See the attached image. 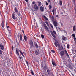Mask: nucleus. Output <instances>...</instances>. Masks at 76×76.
<instances>
[{
  "instance_id": "41",
  "label": "nucleus",
  "mask_w": 76,
  "mask_h": 76,
  "mask_svg": "<svg viewBox=\"0 0 76 76\" xmlns=\"http://www.w3.org/2000/svg\"><path fill=\"white\" fill-rule=\"evenodd\" d=\"M57 43L58 44V47H60V44H59V43L58 42H57Z\"/></svg>"
},
{
  "instance_id": "3",
  "label": "nucleus",
  "mask_w": 76,
  "mask_h": 76,
  "mask_svg": "<svg viewBox=\"0 0 76 76\" xmlns=\"http://www.w3.org/2000/svg\"><path fill=\"white\" fill-rule=\"evenodd\" d=\"M6 27L9 33L10 34V33H11V31H12V28H11L10 27L8 26H7Z\"/></svg>"
},
{
  "instance_id": "9",
  "label": "nucleus",
  "mask_w": 76,
  "mask_h": 76,
  "mask_svg": "<svg viewBox=\"0 0 76 76\" xmlns=\"http://www.w3.org/2000/svg\"><path fill=\"white\" fill-rule=\"evenodd\" d=\"M50 33L53 38H55V39H57V37H56V35H54V34L53 33V32L52 31H50Z\"/></svg>"
},
{
  "instance_id": "13",
  "label": "nucleus",
  "mask_w": 76,
  "mask_h": 76,
  "mask_svg": "<svg viewBox=\"0 0 76 76\" xmlns=\"http://www.w3.org/2000/svg\"><path fill=\"white\" fill-rule=\"evenodd\" d=\"M52 62L53 65V66H57L56 64V62L55 61H54V60H53V59H52Z\"/></svg>"
},
{
  "instance_id": "28",
  "label": "nucleus",
  "mask_w": 76,
  "mask_h": 76,
  "mask_svg": "<svg viewBox=\"0 0 76 76\" xmlns=\"http://www.w3.org/2000/svg\"><path fill=\"white\" fill-rule=\"evenodd\" d=\"M51 20L52 22L54 21V16H52Z\"/></svg>"
},
{
  "instance_id": "26",
  "label": "nucleus",
  "mask_w": 76,
  "mask_h": 76,
  "mask_svg": "<svg viewBox=\"0 0 76 76\" xmlns=\"http://www.w3.org/2000/svg\"><path fill=\"white\" fill-rule=\"evenodd\" d=\"M42 17H43L45 19V20H48V18H47L46 16H45V15H43Z\"/></svg>"
},
{
  "instance_id": "48",
  "label": "nucleus",
  "mask_w": 76,
  "mask_h": 76,
  "mask_svg": "<svg viewBox=\"0 0 76 76\" xmlns=\"http://www.w3.org/2000/svg\"><path fill=\"white\" fill-rule=\"evenodd\" d=\"M53 32L55 34H56V31H53Z\"/></svg>"
},
{
  "instance_id": "54",
  "label": "nucleus",
  "mask_w": 76,
  "mask_h": 76,
  "mask_svg": "<svg viewBox=\"0 0 76 76\" xmlns=\"http://www.w3.org/2000/svg\"><path fill=\"white\" fill-rule=\"evenodd\" d=\"M58 16H59L58 15H57L56 16V17H57V18H58Z\"/></svg>"
},
{
  "instance_id": "62",
  "label": "nucleus",
  "mask_w": 76,
  "mask_h": 76,
  "mask_svg": "<svg viewBox=\"0 0 76 76\" xmlns=\"http://www.w3.org/2000/svg\"><path fill=\"white\" fill-rule=\"evenodd\" d=\"M68 61H69V63H70V60H68Z\"/></svg>"
},
{
  "instance_id": "6",
  "label": "nucleus",
  "mask_w": 76,
  "mask_h": 76,
  "mask_svg": "<svg viewBox=\"0 0 76 76\" xmlns=\"http://www.w3.org/2000/svg\"><path fill=\"white\" fill-rule=\"evenodd\" d=\"M33 9H35V10H36V11H38L39 8L38 6H37L36 4H35L34 5V7H33Z\"/></svg>"
},
{
  "instance_id": "25",
  "label": "nucleus",
  "mask_w": 76,
  "mask_h": 76,
  "mask_svg": "<svg viewBox=\"0 0 76 76\" xmlns=\"http://www.w3.org/2000/svg\"><path fill=\"white\" fill-rule=\"evenodd\" d=\"M19 51H20V53L22 55V56L23 57H25V56H24V55H23V53H22V52L21 50H19Z\"/></svg>"
},
{
  "instance_id": "52",
  "label": "nucleus",
  "mask_w": 76,
  "mask_h": 76,
  "mask_svg": "<svg viewBox=\"0 0 76 76\" xmlns=\"http://www.w3.org/2000/svg\"><path fill=\"white\" fill-rule=\"evenodd\" d=\"M49 4H48V2H46V5H48Z\"/></svg>"
},
{
  "instance_id": "29",
  "label": "nucleus",
  "mask_w": 76,
  "mask_h": 76,
  "mask_svg": "<svg viewBox=\"0 0 76 76\" xmlns=\"http://www.w3.org/2000/svg\"><path fill=\"white\" fill-rule=\"evenodd\" d=\"M66 37L63 36L62 38L63 40V41H65L66 40Z\"/></svg>"
},
{
  "instance_id": "35",
  "label": "nucleus",
  "mask_w": 76,
  "mask_h": 76,
  "mask_svg": "<svg viewBox=\"0 0 76 76\" xmlns=\"http://www.w3.org/2000/svg\"><path fill=\"white\" fill-rule=\"evenodd\" d=\"M31 73L32 74V75H34V73L33 72V71H32V70H31Z\"/></svg>"
},
{
  "instance_id": "39",
  "label": "nucleus",
  "mask_w": 76,
  "mask_h": 76,
  "mask_svg": "<svg viewBox=\"0 0 76 76\" xmlns=\"http://www.w3.org/2000/svg\"><path fill=\"white\" fill-rule=\"evenodd\" d=\"M35 1H33L32 3V4L31 5V6L32 7H33V5L32 4H35Z\"/></svg>"
},
{
  "instance_id": "30",
  "label": "nucleus",
  "mask_w": 76,
  "mask_h": 76,
  "mask_svg": "<svg viewBox=\"0 0 76 76\" xmlns=\"http://www.w3.org/2000/svg\"><path fill=\"white\" fill-rule=\"evenodd\" d=\"M1 26L2 27H4V21L3 20L2 21V23H1Z\"/></svg>"
},
{
  "instance_id": "57",
  "label": "nucleus",
  "mask_w": 76,
  "mask_h": 76,
  "mask_svg": "<svg viewBox=\"0 0 76 76\" xmlns=\"http://www.w3.org/2000/svg\"><path fill=\"white\" fill-rule=\"evenodd\" d=\"M18 39H19V34H18Z\"/></svg>"
},
{
  "instance_id": "42",
  "label": "nucleus",
  "mask_w": 76,
  "mask_h": 76,
  "mask_svg": "<svg viewBox=\"0 0 76 76\" xmlns=\"http://www.w3.org/2000/svg\"><path fill=\"white\" fill-rule=\"evenodd\" d=\"M41 37L42 38H44V35L41 34Z\"/></svg>"
},
{
  "instance_id": "23",
  "label": "nucleus",
  "mask_w": 76,
  "mask_h": 76,
  "mask_svg": "<svg viewBox=\"0 0 76 76\" xmlns=\"http://www.w3.org/2000/svg\"><path fill=\"white\" fill-rule=\"evenodd\" d=\"M14 11H15V12H18V8H17V7H15L14 8Z\"/></svg>"
},
{
  "instance_id": "34",
  "label": "nucleus",
  "mask_w": 76,
  "mask_h": 76,
  "mask_svg": "<svg viewBox=\"0 0 76 76\" xmlns=\"http://www.w3.org/2000/svg\"><path fill=\"white\" fill-rule=\"evenodd\" d=\"M67 47L68 49H69L70 48V45L69 44H68L67 45Z\"/></svg>"
},
{
  "instance_id": "45",
  "label": "nucleus",
  "mask_w": 76,
  "mask_h": 76,
  "mask_svg": "<svg viewBox=\"0 0 76 76\" xmlns=\"http://www.w3.org/2000/svg\"><path fill=\"white\" fill-rule=\"evenodd\" d=\"M51 51L53 53H55V51H54V50H51Z\"/></svg>"
},
{
  "instance_id": "47",
  "label": "nucleus",
  "mask_w": 76,
  "mask_h": 76,
  "mask_svg": "<svg viewBox=\"0 0 76 76\" xmlns=\"http://www.w3.org/2000/svg\"><path fill=\"white\" fill-rule=\"evenodd\" d=\"M50 24V25L52 28H53V25H52V24Z\"/></svg>"
},
{
  "instance_id": "49",
  "label": "nucleus",
  "mask_w": 76,
  "mask_h": 76,
  "mask_svg": "<svg viewBox=\"0 0 76 76\" xmlns=\"http://www.w3.org/2000/svg\"><path fill=\"white\" fill-rule=\"evenodd\" d=\"M13 48H14L13 47V46H12L11 47V49L12 50H13Z\"/></svg>"
},
{
  "instance_id": "63",
  "label": "nucleus",
  "mask_w": 76,
  "mask_h": 76,
  "mask_svg": "<svg viewBox=\"0 0 76 76\" xmlns=\"http://www.w3.org/2000/svg\"><path fill=\"white\" fill-rule=\"evenodd\" d=\"M38 52L39 53V50H38Z\"/></svg>"
},
{
  "instance_id": "53",
  "label": "nucleus",
  "mask_w": 76,
  "mask_h": 76,
  "mask_svg": "<svg viewBox=\"0 0 76 76\" xmlns=\"http://www.w3.org/2000/svg\"><path fill=\"white\" fill-rule=\"evenodd\" d=\"M47 1L49 3H50V0H48Z\"/></svg>"
},
{
  "instance_id": "21",
  "label": "nucleus",
  "mask_w": 76,
  "mask_h": 76,
  "mask_svg": "<svg viewBox=\"0 0 76 76\" xmlns=\"http://www.w3.org/2000/svg\"><path fill=\"white\" fill-rule=\"evenodd\" d=\"M73 32H75L76 31V26H73Z\"/></svg>"
},
{
  "instance_id": "7",
  "label": "nucleus",
  "mask_w": 76,
  "mask_h": 76,
  "mask_svg": "<svg viewBox=\"0 0 76 76\" xmlns=\"http://www.w3.org/2000/svg\"><path fill=\"white\" fill-rule=\"evenodd\" d=\"M72 64H73L71 62H70L69 63L68 66L69 69H73V66H72Z\"/></svg>"
},
{
  "instance_id": "4",
  "label": "nucleus",
  "mask_w": 76,
  "mask_h": 76,
  "mask_svg": "<svg viewBox=\"0 0 76 76\" xmlns=\"http://www.w3.org/2000/svg\"><path fill=\"white\" fill-rule=\"evenodd\" d=\"M43 24V26L45 29H46V31H49V30H48V27H47V25H46L45 23V22H44Z\"/></svg>"
},
{
  "instance_id": "20",
  "label": "nucleus",
  "mask_w": 76,
  "mask_h": 76,
  "mask_svg": "<svg viewBox=\"0 0 76 76\" xmlns=\"http://www.w3.org/2000/svg\"><path fill=\"white\" fill-rule=\"evenodd\" d=\"M24 35V40L25 41H27L28 40V38H27V37H26L25 35Z\"/></svg>"
},
{
  "instance_id": "8",
  "label": "nucleus",
  "mask_w": 76,
  "mask_h": 76,
  "mask_svg": "<svg viewBox=\"0 0 76 76\" xmlns=\"http://www.w3.org/2000/svg\"><path fill=\"white\" fill-rule=\"evenodd\" d=\"M53 23L54 25V26H55V27H57V25H58V23H57V22L55 21H53Z\"/></svg>"
},
{
  "instance_id": "46",
  "label": "nucleus",
  "mask_w": 76,
  "mask_h": 76,
  "mask_svg": "<svg viewBox=\"0 0 76 76\" xmlns=\"http://www.w3.org/2000/svg\"><path fill=\"white\" fill-rule=\"evenodd\" d=\"M3 53L2 51L1 50H0V54H1Z\"/></svg>"
},
{
  "instance_id": "37",
  "label": "nucleus",
  "mask_w": 76,
  "mask_h": 76,
  "mask_svg": "<svg viewBox=\"0 0 76 76\" xmlns=\"http://www.w3.org/2000/svg\"><path fill=\"white\" fill-rule=\"evenodd\" d=\"M38 3H39V4L38 5V6H41V2H38Z\"/></svg>"
},
{
  "instance_id": "59",
  "label": "nucleus",
  "mask_w": 76,
  "mask_h": 76,
  "mask_svg": "<svg viewBox=\"0 0 76 76\" xmlns=\"http://www.w3.org/2000/svg\"><path fill=\"white\" fill-rule=\"evenodd\" d=\"M53 39H54V40H55V41H57V40H56V39H55L54 38H53Z\"/></svg>"
},
{
  "instance_id": "64",
  "label": "nucleus",
  "mask_w": 76,
  "mask_h": 76,
  "mask_svg": "<svg viewBox=\"0 0 76 76\" xmlns=\"http://www.w3.org/2000/svg\"><path fill=\"white\" fill-rule=\"evenodd\" d=\"M23 53H24V54H25V52H23Z\"/></svg>"
},
{
  "instance_id": "14",
  "label": "nucleus",
  "mask_w": 76,
  "mask_h": 76,
  "mask_svg": "<svg viewBox=\"0 0 76 76\" xmlns=\"http://www.w3.org/2000/svg\"><path fill=\"white\" fill-rule=\"evenodd\" d=\"M12 18L13 19H14V20H15V19H16V17L15 15V13H13L12 14Z\"/></svg>"
},
{
  "instance_id": "12",
  "label": "nucleus",
  "mask_w": 76,
  "mask_h": 76,
  "mask_svg": "<svg viewBox=\"0 0 76 76\" xmlns=\"http://www.w3.org/2000/svg\"><path fill=\"white\" fill-rule=\"evenodd\" d=\"M60 53V55L61 56H64V54H65V53H64V51H61Z\"/></svg>"
},
{
  "instance_id": "43",
  "label": "nucleus",
  "mask_w": 76,
  "mask_h": 76,
  "mask_svg": "<svg viewBox=\"0 0 76 76\" xmlns=\"http://www.w3.org/2000/svg\"><path fill=\"white\" fill-rule=\"evenodd\" d=\"M72 37H73V38H75V37H76V36H75V34H73Z\"/></svg>"
},
{
  "instance_id": "17",
  "label": "nucleus",
  "mask_w": 76,
  "mask_h": 76,
  "mask_svg": "<svg viewBox=\"0 0 76 76\" xmlns=\"http://www.w3.org/2000/svg\"><path fill=\"white\" fill-rule=\"evenodd\" d=\"M40 10L41 12H44V6L43 7L42 6H40Z\"/></svg>"
},
{
  "instance_id": "36",
  "label": "nucleus",
  "mask_w": 76,
  "mask_h": 76,
  "mask_svg": "<svg viewBox=\"0 0 76 76\" xmlns=\"http://www.w3.org/2000/svg\"><path fill=\"white\" fill-rule=\"evenodd\" d=\"M54 44L56 47H57V46H58V44H57V42H55Z\"/></svg>"
},
{
  "instance_id": "58",
  "label": "nucleus",
  "mask_w": 76,
  "mask_h": 76,
  "mask_svg": "<svg viewBox=\"0 0 76 76\" xmlns=\"http://www.w3.org/2000/svg\"><path fill=\"white\" fill-rule=\"evenodd\" d=\"M72 0L74 3H75V0Z\"/></svg>"
},
{
  "instance_id": "24",
  "label": "nucleus",
  "mask_w": 76,
  "mask_h": 76,
  "mask_svg": "<svg viewBox=\"0 0 76 76\" xmlns=\"http://www.w3.org/2000/svg\"><path fill=\"white\" fill-rule=\"evenodd\" d=\"M47 72L48 74V75H50L51 72H50V71L49 69H48L47 70Z\"/></svg>"
},
{
  "instance_id": "19",
  "label": "nucleus",
  "mask_w": 76,
  "mask_h": 76,
  "mask_svg": "<svg viewBox=\"0 0 76 76\" xmlns=\"http://www.w3.org/2000/svg\"><path fill=\"white\" fill-rule=\"evenodd\" d=\"M15 14L16 15H17L18 16H20V12H18V11H17V12H15Z\"/></svg>"
},
{
  "instance_id": "60",
  "label": "nucleus",
  "mask_w": 76,
  "mask_h": 76,
  "mask_svg": "<svg viewBox=\"0 0 76 76\" xmlns=\"http://www.w3.org/2000/svg\"><path fill=\"white\" fill-rule=\"evenodd\" d=\"M25 1L26 2H28V0H25Z\"/></svg>"
},
{
  "instance_id": "5",
  "label": "nucleus",
  "mask_w": 76,
  "mask_h": 76,
  "mask_svg": "<svg viewBox=\"0 0 76 76\" xmlns=\"http://www.w3.org/2000/svg\"><path fill=\"white\" fill-rule=\"evenodd\" d=\"M42 67L43 69V70H44V71H45V72H46L47 70L48 69V68L47 66L46 65L45 66H42Z\"/></svg>"
},
{
  "instance_id": "51",
  "label": "nucleus",
  "mask_w": 76,
  "mask_h": 76,
  "mask_svg": "<svg viewBox=\"0 0 76 76\" xmlns=\"http://www.w3.org/2000/svg\"><path fill=\"white\" fill-rule=\"evenodd\" d=\"M19 57L20 60H21V59H22V58H22V57L19 56Z\"/></svg>"
},
{
  "instance_id": "50",
  "label": "nucleus",
  "mask_w": 76,
  "mask_h": 76,
  "mask_svg": "<svg viewBox=\"0 0 76 76\" xmlns=\"http://www.w3.org/2000/svg\"><path fill=\"white\" fill-rule=\"evenodd\" d=\"M70 6V2H68V6Z\"/></svg>"
},
{
  "instance_id": "56",
  "label": "nucleus",
  "mask_w": 76,
  "mask_h": 76,
  "mask_svg": "<svg viewBox=\"0 0 76 76\" xmlns=\"http://www.w3.org/2000/svg\"><path fill=\"white\" fill-rule=\"evenodd\" d=\"M25 24H27V22H26V21H25Z\"/></svg>"
},
{
  "instance_id": "11",
  "label": "nucleus",
  "mask_w": 76,
  "mask_h": 76,
  "mask_svg": "<svg viewBox=\"0 0 76 76\" xmlns=\"http://www.w3.org/2000/svg\"><path fill=\"white\" fill-rule=\"evenodd\" d=\"M64 52L65 53V54H66V56H67V57L68 58H70V56H69V54H68V53H67V52L66 50H64Z\"/></svg>"
},
{
  "instance_id": "27",
  "label": "nucleus",
  "mask_w": 76,
  "mask_h": 76,
  "mask_svg": "<svg viewBox=\"0 0 76 76\" xmlns=\"http://www.w3.org/2000/svg\"><path fill=\"white\" fill-rule=\"evenodd\" d=\"M20 41H22V35L20 34Z\"/></svg>"
},
{
  "instance_id": "61",
  "label": "nucleus",
  "mask_w": 76,
  "mask_h": 76,
  "mask_svg": "<svg viewBox=\"0 0 76 76\" xmlns=\"http://www.w3.org/2000/svg\"><path fill=\"white\" fill-rule=\"evenodd\" d=\"M74 72H76V70H75V69H74Z\"/></svg>"
},
{
  "instance_id": "31",
  "label": "nucleus",
  "mask_w": 76,
  "mask_h": 76,
  "mask_svg": "<svg viewBox=\"0 0 76 76\" xmlns=\"http://www.w3.org/2000/svg\"><path fill=\"white\" fill-rule=\"evenodd\" d=\"M25 62L26 63L28 66V67H29V63H28V61H26V60H25Z\"/></svg>"
},
{
  "instance_id": "18",
  "label": "nucleus",
  "mask_w": 76,
  "mask_h": 76,
  "mask_svg": "<svg viewBox=\"0 0 76 76\" xmlns=\"http://www.w3.org/2000/svg\"><path fill=\"white\" fill-rule=\"evenodd\" d=\"M56 8L54 9H53L52 10V12L53 14V15H54V14L55 13V12H56Z\"/></svg>"
},
{
  "instance_id": "38",
  "label": "nucleus",
  "mask_w": 76,
  "mask_h": 76,
  "mask_svg": "<svg viewBox=\"0 0 76 76\" xmlns=\"http://www.w3.org/2000/svg\"><path fill=\"white\" fill-rule=\"evenodd\" d=\"M48 7L49 9H51L52 8V6H51V5H50Z\"/></svg>"
},
{
  "instance_id": "40",
  "label": "nucleus",
  "mask_w": 76,
  "mask_h": 76,
  "mask_svg": "<svg viewBox=\"0 0 76 76\" xmlns=\"http://www.w3.org/2000/svg\"><path fill=\"white\" fill-rule=\"evenodd\" d=\"M44 74L46 76H48V74L47 72L44 73Z\"/></svg>"
},
{
  "instance_id": "10",
  "label": "nucleus",
  "mask_w": 76,
  "mask_h": 76,
  "mask_svg": "<svg viewBox=\"0 0 76 76\" xmlns=\"http://www.w3.org/2000/svg\"><path fill=\"white\" fill-rule=\"evenodd\" d=\"M0 48H1V49L2 50H3L4 49V46L3 45L0 44Z\"/></svg>"
},
{
  "instance_id": "1",
  "label": "nucleus",
  "mask_w": 76,
  "mask_h": 76,
  "mask_svg": "<svg viewBox=\"0 0 76 76\" xmlns=\"http://www.w3.org/2000/svg\"><path fill=\"white\" fill-rule=\"evenodd\" d=\"M29 43L30 44V46H31L32 48H33L34 47V43H33V42L32 41V40H29Z\"/></svg>"
},
{
  "instance_id": "44",
  "label": "nucleus",
  "mask_w": 76,
  "mask_h": 76,
  "mask_svg": "<svg viewBox=\"0 0 76 76\" xmlns=\"http://www.w3.org/2000/svg\"><path fill=\"white\" fill-rule=\"evenodd\" d=\"M74 39L75 41V43H76V37H74Z\"/></svg>"
},
{
  "instance_id": "55",
  "label": "nucleus",
  "mask_w": 76,
  "mask_h": 76,
  "mask_svg": "<svg viewBox=\"0 0 76 76\" xmlns=\"http://www.w3.org/2000/svg\"><path fill=\"white\" fill-rule=\"evenodd\" d=\"M22 32L23 34H24V33L25 32H24V31H23V30L22 31Z\"/></svg>"
},
{
  "instance_id": "32",
  "label": "nucleus",
  "mask_w": 76,
  "mask_h": 76,
  "mask_svg": "<svg viewBox=\"0 0 76 76\" xmlns=\"http://www.w3.org/2000/svg\"><path fill=\"white\" fill-rule=\"evenodd\" d=\"M45 22L46 23V25H47L48 26H49V24H48V22H47V20H45Z\"/></svg>"
},
{
  "instance_id": "2",
  "label": "nucleus",
  "mask_w": 76,
  "mask_h": 76,
  "mask_svg": "<svg viewBox=\"0 0 76 76\" xmlns=\"http://www.w3.org/2000/svg\"><path fill=\"white\" fill-rule=\"evenodd\" d=\"M35 53L37 57H38V56H39V57L42 56V55H39V53L38 52V51L37 50L35 51Z\"/></svg>"
},
{
  "instance_id": "15",
  "label": "nucleus",
  "mask_w": 76,
  "mask_h": 76,
  "mask_svg": "<svg viewBox=\"0 0 76 76\" xmlns=\"http://www.w3.org/2000/svg\"><path fill=\"white\" fill-rule=\"evenodd\" d=\"M16 54L17 56H18L19 57L20 56L19 55V51L17 49H16Z\"/></svg>"
},
{
  "instance_id": "22",
  "label": "nucleus",
  "mask_w": 76,
  "mask_h": 76,
  "mask_svg": "<svg viewBox=\"0 0 76 76\" xmlns=\"http://www.w3.org/2000/svg\"><path fill=\"white\" fill-rule=\"evenodd\" d=\"M61 47H60L59 48L58 50L59 51H61V50H62L63 48V46L62 45H61Z\"/></svg>"
},
{
  "instance_id": "16",
  "label": "nucleus",
  "mask_w": 76,
  "mask_h": 76,
  "mask_svg": "<svg viewBox=\"0 0 76 76\" xmlns=\"http://www.w3.org/2000/svg\"><path fill=\"white\" fill-rule=\"evenodd\" d=\"M34 46H35L36 48H38V45L37 43L36 42H34Z\"/></svg>"
},
{
  "instance_id": "33",
  "label": "nucleus",
  "mask_w": 76,
  "mask_h": 76,
  "mask_svg": "<svg viewBox=\"0 0 76 76\" xmlns=\"http://www.w3.org/2000/svg\"><path fill=\"white\" fill-rule=\"evenodd\" d=\"M59 4L61 6H62L63 4L62 3V1H60L59 2Z\"/></svg>"
}]
</instances>
